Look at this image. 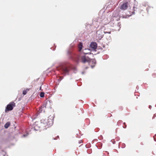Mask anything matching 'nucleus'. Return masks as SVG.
Instances as JSON below:
<instances>
[{"mask_svg":"<svg viewBox=\"0 0 156 156\" xmlns=\"http://www.w3.org/2000/svg\"><path fill=\"white\" fill-rule=\"evenodd\" d=\"M48 119L47 118L45 119H42L41 120V123L45 125L46 126H48V124L47 123V122H48Z\"/></svg>","mask_w":156,"mask_h":156,"instance_id":"nucleus-8","label":"nucleus"},{"mask_svg":"<svg viewBox=\"0 0 156 156\" xmlns=\"http://www.w3.org/2000/svg\"><path fill=\"white\" fill-rule=\"evenodd\" d=\"M105 34V33H108V34H110L111 33V31H107L105 30V31H104Z\"/></svg>","mask_w":156,"mask_h":156,"instance_id":"nucleus-14","label":"nucleus"},{"mask_svg":"<svg viewBox=\"0 0 156 156\" xmlns=\"http://www.w3.org/2000/svg\"><path fill=\"white\" fill-rule=\"evenodd\" d=\"M82 52L84 54H90V50L89 49H85L82 51Z\"/></svg>","mask_w":156,"mask_h":156,"instance_id":"nucleus-9","label":"nucleus"},{"mask_svg":"<svg viewBox=\"0 0 156 156\" xmlns=\"http://www.w3.org/2000/svg\"><path fill=\"white\" fill-rule=\"evenodd\" d=\"M15 106V103L14 102H11L7 105L5 109L6 111H11L13 109L14 107Z\"/></svg>","mask_w":156,"mask_h":156,"instance_id":"nucleus-2","label":"nucleus"},{"mask_svg":"<svg viewBox=\"0 0 156 156\" xmlns=\"http://www.w3.org/2000/svg\"><path fill=\"white\" fill-rule=\"evenodd\" d=\"M97 44L95 42H92L90 45V47L94 50H95L97 48Z\"/></svg>","mask_w":156,"mask_h":156,"instance_id":"nucleus-6","label":"nucleus"},{"mask_svg":"<svg viewBox=\"0 0 156 156\" xmlns=\"http://www.w3.org/2000/svg\"><path fill=\"white\" fill-rule=\"evenodd\" d=\"M10 123L9 122H6L4 126V127L5 128H7L10 126Z\"/></svg>","mask_w":156,"mask_h":156,"instance_id":"nucleus-11","label":"nucleus"},{"mask_svg":"<svg viewBox=\"0 0 156 156\" xmlns=\"http://www.w3.org/2000/svg\"><path fill=\"white\" fill-rule=\"evenodd\" d=\"M70 70V68L67 66H63L62 68V73L65 75H68Z\"/></svg>","mask_w":156,"mask_h":156,"instance_id":"nucleus-3","label":"nucleus"},{"mask_svg":"<svg viewBox=\"0 0 156 156\" xmlns=\"http://www.w3.org/2000/svg\"><path fill=\"white\" fill-rule=\"evenodd\" d=\"M44 107H46V105H45V106H44Z\"/></svg>","mask_w":156,"mask_h":156,"instance_id":"nucleus-19","label":"nucleus"},{"mask_svg":"<svg viewBox=\"0 0 156 156\" xmlns=\"http://www.w3.org/2000/svg\"><path fill=\"white\" fill-rule=\"evenodd\" d=\"M83 47V44L81 43H80L78 45L79 51H80L82 49Z\"/></svg>","mask_w":156,"mask_h":156,"instance_id":"nucleus-10","label":"nucleus"},{"mask_svg":"<svg viewBox=\"0 0 156 156\" xmlns=\"http://www.w3.org/2000/svg\"><path fill=\"white\" fill-rule=\"evenodd\" d=\"M80 61L83 63H85L86 62H88L90 61V58L85 55L80 56Z\"/></svg>","mask_w":156,"mask_h":156,"instance_id":"nucleus-1","label":"nucleus"},{"mask_svg":"<svg viewBox=\"0 0 156 156\" xmlns=\"http://www.w3.org/2000/svg\"><path fill=\"white\" fill-rule=\"evenodd\" d=\"M152 75L153 77H155L156 76V74L155 73H153Z\"/></svg>","mask_w":156,"mask_h":156,"instance_id":"nucleus-15","label":"nucleus"},{"mask_svg":"<svg viewBox=\"0 0 156 156\" xmlns=\"http://www.w3.org/2000/svg\"><path fill=\"white\" fill-rule=\"evenodd\" d=\"M32 93L31 89L30 88H24L23 90L22 94L24 95L27 94Z\"/></svg>","mask_w":156,"mask_h":156,"instance_id":"nucleus-5","label":"nucleus"},{"mask_svg":"<svg viewBox=\"0 0 156 156\" xmlns=\"http://www.w3.org/2000/svg\"><path fill=\"white\" fill-rule=\"evenodd\" d=\"M124 124L125 125V123L124 122ZM126 125H125V128L126 127Z\"/></svg>","mask_w":156,"mask_h":156,"instance_id":"nucleus-18","label":"nucleus"},{"mask_svg":"<svg viewBox=\"0 0 156 156\" xmlns=\"http://www.w3.org/2000/svg\"><path fill=\"white\" fill-rule=\"evenodd\" d=\"M44 93L43 92H41L40 94V96L41 98H43L44 97Z\"/></svg>","mask_w":156,"mask_h":156,"instance_id":"nucleus-13","label":"nucleus"},{"mask_svg":"<svg viewBox=\"0 0 156 156\" xmlns=\"http://www.w3.org/2000/svg\"><path fill=\"white\" fill-rule=\"evenodd\" d=\"M47 119H48V122H47V123L48 124V126H51L53 124L54 117L52 115H50L47 118Z\"/></svg>","mask_w":156,"mask_h":156,"instance_id":"nucleus-4","label":"nucleus"},{"mask_svg":"<svg viewBox=\"0 0 156 156\" xmlns=\"http://www.w3.org/2000/svg\"><path fill=\"white\" fill-rule=\"evenodd\" d=\"M92 62H94V63L95 64V60H93L92 61Z\"/></svg>","mask_w":156,"mask_h":156,"instance_id":"nucleus-16","label":"nucleus"},{"mask_svg":"<svg viewBox=\"0 0 156 156\" xmlns=\"http://www.w3.org/2000/svg\"><path fill=\"white\" fill-rule=\"evenodd\" d=\"M128 2H126L125 3H123L120 6V9L123 10H126L128 8Z\"/></svg>","mask_w":156,"mask_h":156,"instance_id":"nucleus-7","label":"nucleus"},{"mask_svg":"<svg viewBox=\"0 0 156 156\" xmlns=\"http://www.w3.org/2000/svg\"><path fill=\"white\" fill-rule=\"evenodd\" d=\"M82 142V140H80V141H79V143H81V142Z\"/></svg>","mask_w":156,"mask_h":156,"instance_id":"nucleus-17","label":"nucleus"},{"mask_svg":"<svg viewBox=\"0 0 156 156\" xmlns=\"http://www.w3.org/2000/svg\"><path fill=\"white\" fill-rule=\"evenodd\" d=\"M34 129L36 130H37L39 129L40 127H39L38 126H37L36 125H34Z\"/></svg>","mask_w":156,"mask_h":156,"instance_id":"nucleus-12","label":"nucleus"}]
</instances>
